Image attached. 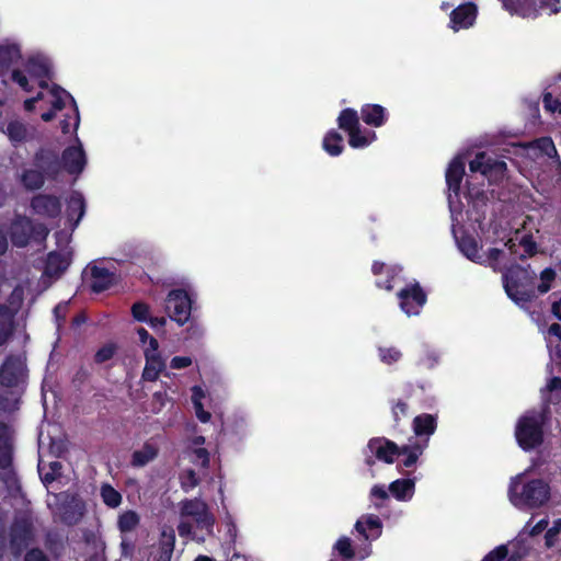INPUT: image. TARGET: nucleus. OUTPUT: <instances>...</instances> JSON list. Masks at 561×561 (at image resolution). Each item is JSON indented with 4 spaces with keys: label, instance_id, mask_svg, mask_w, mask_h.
Returning <instances> with one entry per match:
<instances>
[{
    "label": "nucleus",
    "instance_id": "obj_32",
    "mask_svg": "<svg viewBox=\"0 0 561 561\" xmlns=\"http://www.w3.org/2000/svg\"><path fill=\"white\" fill-rule=\"evenodd\" d=\"M28 75L36 79H49L50 68L48 64L39 58L31 57L26 64Z\"/></svg>",
    "mask_w": 561,
    "mask_h": 561
},
{
    "label": "nucleus",
    "instance_id": "obj_42",
    "mask_svg": "<svg viewBox=\"0 0 561 561\" xmlns=\"http://www.w3.org/2000/svg\"><path fill=\"white\" fill-rule=\"evenodd\" d=\"M486 264L490 266L494 272H502V268L500 266V260L503 256L504 252L496 248L489 249L485 253Z\"/></svg>",
    "mask_w": 561,
    "mask_h": 561
},
{
    "label": "nucleus",
    "instance_id": "obj_58",
    "mask_svg": "<svg viewBox=\"0 0 561 561\" xmlns=\"http://www.w3.org/2000/svg\"><path fill=\"white\" fill-rule=\"evenodd\" d=\"M192 365V358L190 356H174L170 362L172 369H183Z\"/></svg>",
    "mask_w": 561,
    "mask_h": 561
},
{
    "label": "nucleus",
    "instance_id": "obj_3",
    "mask_svg": "<svg viewBox=\"0 0 561 561\" xmlns=\"http://www.w3.org/2000/svg\"><path fill=\"white\" fill-rule=\"evenodd\" d=\"M545 410H531L524 413L515 426V437L524 450H530L543 442Z\"/></svg>",
    "mask_w": 561,
    "mask_h": 561
},
{
    "label": "nucleus",
    "instance_id": "obj_64",
    "mask_svg": "<svg viewBox=\"0 0 561 561\" xmlns=\"http://www.w3.org/2000/svg\"><path fill=\"white\" fill-rule=\"evenodd\" d=\"M146 323H148L152 329H162L165 323H167V320L164 317H151L149 316L148 320L146 321Z\"/></svg>",
    "mask_w": 561,
    "mask_h": 561
},
{
    "label": "nucleus",
    "instance_id": "obj_54",
    "mask_svg": "<svg viewBox=\"0 0 561 561\" xmlns=\"http://www.w3.org/2000/svg\"><path fill=\"white\" fill-rule=\"evenodd\" d=\"M543 106L549 112H558L561 114V94L560 98L553 99L551 93L543 95Z\"/></svg>",
    "mask_w": 561,
    "mask_h": 561
},
{
    "label": "nucleus",
    "instance_id": "obj_36",
    "mask_svg": "<svg viewBox=\"0 0 561 561\" xmlns=\"http://www.w3.org/2000/svg\"><path fill=\"white\" fill-rule=\"evenodd\" d=\"M339 127L350 133L359 127L357 112L352 108L343 110L339 116Z\"/></svg>",
    "mask_w": 561,
    "mask_h": 561
},
{
    "label": "nucleus",
    "instance_id": "obj_25",
    "mask_svg": "<svg viewBox=\"0 0 561 561\" xmlns=\"http://www.w3.org/2000/svg\"><path fill=\"white\" fill-rule=\"evenodd\" d=\"M461 253L477 264H486L485 255L480 252L477 241L470 237H463L458 241Z\"/></svg>",
    "mask_w": 561,
    "mask_h": 561
},
{
    "label": "nucleus",
    "instance_id": "obj_18",
    "mask_svg": "<svg viewBox=\"0 0 561 561\" xmlns=\"http://www.w3.org/2000/svg\"><path fill=\"white\" fill-rule=\"evenodd\" d=\"M18 310L19 307L13 308L7 304H0V346L5 345L16 331Z\"/></svg>",
    "mask_w": 561,
    "mask_h": 561
},
{
    "label": "nucleus",
    "instance_id": "obj_10",
    "mask_svg": "<svg viewBox=\"0 0 561 561\" xmlns=\"http://www.w3.org/2000/svg\"><path fill=\"white\" fill-rule=\"evenodd\" d=\"M10 547L14 554H21L33 541L34 526L27 516L16 517L10 526Z\"/></svg>",
    "mask_w": 561,
    "mask_h": 561
},
{
    "label": "nucleus",
    "instance_id": "obj_53",
    "mask_svg": "<svg viewBox=\"0 0 561 561\" xmlns=\"http://www.w3.org/2000/svg\"><path fill=\"white\" fill-rule=\"evenodd\" d=\"M561 533V519H557L553 523V526L549 528L546 533L545 540L546 546L551 548L554 545L557 536Z\"/></svg>",
    "mask_w": 561,
    "mask_h": 561
},
{
    "label": "nucleus",
    "instance_id": "obj_43",
    "mask_svg": "<svg viewBox=\"0 0 561 561\" xmlns=\"http://www.w3.org/2000/svg\"><path fill=\"white\" fill-rule=\"evenodd\" d=\"M548 527V520L541 519L535 526L530 527L529 523L525 525L522 531L518 534L517 539L523 540L525 536H537L541 534Z\"/></svg>",
    "mask_w": 561,
    "mask_h": 561
},
{
    "label": "nucleus",
    "instance_id": "obj_39",
    "mask_svg": "<svg viewBox=\"0 0 561 561\" xmlns=\"http://www.w3.org/2000/svg\"><path fill=\"white\" fill-rule=\"evenodd\" d=\"M118 350V346L114 342H108L100 347L94 354V363L103 364L114 357Z\"/></svg>",
    "mask_w": 561,
    "mask_h": 561
},
{
    "label": "nucleus",
    "instance_id": "obj_11",
    "mask_svg": "<svg viewBox=\"0 0 561 561\" xmlns=\"http://www.w3.org/2000/svg\"><path fill=\"white\" fill-rule=\"evenodd\" d=\"M31 213L43 219H57L61 215L62 203L60 197L48 194L37 193L30 201Z\"/></svg>",
    "mask_w": 561,
    "mask_h": 561
},
{
    "label": "nucleus",
    "instance_id": "obj_35",
    "mask_svg": "<svg viewBox=\"0 0 561 561\" xmlns=\"http://www.w3.org/2000/svg\"><path fill=\"white\" fill-rule=\"evenodd\" d=\"M343 138L336 131H330L323 139V149L331 156H339L343 151Z\"/></svg>",
    "mask_w": 561,
    "mask_h": 561
},
{
    "label": "nucleus",
    "instance_id": "obj_51",
    "mask_svg": "<svg viewBox=\"0 0 561 561\" xmlns=\"http://www.w3.org/2000/svg\"><path fill=\"white\" fill-rule=\"evenodd\" d=\"M198 485V478L194 470L190 469L186 471V476L181 481V488L184 492H188Z\"/></svg>",
    "mask_w": 561,
    "mask_h": 561
},
{
    "label": "nucleus",
    "instance_id": "obj_5",
    "mask_svg": "<svg viewBox=\"0 0 561 561\" xmlns=\"http://www.w3.org/2000/svg\"><path fill=\"white\" fill-rule=\"evenodd\" d=\"M49 230L44 224H34L25 215H15L9 227V236L12 244L16 248H25L32 241L42 243L46 240Z\"/></svg>",
    "mask_w": 561,
    "mask_h": 561
},
{
    "label": "nucleus",
    "instance_id": "obj_17",
    "mask_svg": "<svg viewBox=\"0 0 561 561\" xmlns=\"http://www.w3.org/2000/svg\"><path fill=\"white\" fill-rule=\"evenodd\" d=\"M72 251H51L47 254L44 274L50 278L60 277L71 264Z\"/></svg>",
    "mask_w": 561,
    "mask_h": 561
},
{
    "label": "nucleus",
    "instance_id": "obj_61",
    "mask_svg": "<svg viewBox=\"0 0 561 561\" xmlns=\"http://www.w3.org/2000/svg\"><path fill=\"white\" fill-rule=\"evenodd\" d=\"M192 403L193 405H197L202 403V400L205 398V392L199 386L192 387Z\"/></svg>",
    "mask_w": 561,
    "mask_h": 561
},
{
    "label": "nucleus",
    "instance_id": "obj_13",
    "mask_svg": "<svg viewBox=\"0 0 561 561\" xmlns=\"http://www.w3.org/2000/svg\"><path fill=\"white\" fill-rule=\"evenodd\" d=\"M76 146H68L62 151L60 163L61 169L64 168L69 174L78 175L83 171L87 164V158L78 136H76Z\"/></svg>",
    "mask_w": 561,
    "mask_h": 561
},
{
    "label": "nucleus",
    "instance_id": "obj_22",
    "mask_svg": "<svg viewBox=\"0 0 561 561\" xmlns=\"http://www.w3.org/2000/svg\"><path fill=\"white\" fill-rule=\"evenodd\" d=\"M477 8L473 3L459 5L451 12V27L455 31L471 26L476 20Z\"/></svg>",
    "mask_w": 561,
    "mask_h": 561
},
{
    "label": "nucleus",
    "instance_id": "obj_23",
    "mask_svg": "<svg viewBox=\"0 0 561 561\" xmlns=\"http://www.w3.org/2000/svg\"><path fill=\"white\" fill-rule=\"evenodd\" d=\"M159 455L157 445L146 442L141 449L131 454L130 465L134 468H141L154 460Z\"/></svg>",
    "mask_w": 561,
    "mask_h": 561
},
{
    "label": "nucleus",
    "instance_id": "obj_41",
    "mask_svg": "<svg viewBox=\"0 0 561 561\" xmlns=\"http://www.w3.org/2000/svg\"><path fill=\"white\" fill-rule=\"evenodd\" d=\"M131 316L138 322H146L150 316V307L144 301H136L131 306Z\"/></svg>",
    "mask_w": 561,
    "mask_h": 561
},
{
    "label": "nucleus",
    "instance_id": "obj_1",
    "mask_svg": "<svg viewBox=\"0 0 561 561\" xmlns=\"http://www.w3.org/2000/svg\"><path fill=\"white\" fill-rule=\"evenodd\" d=\"M180 523L178 534L181 538L204 542L214 535L215 516L208 504L199 499H184L179 503Z\"/></svg>",
    "mask_w": 561,
    "mask_h": 561
},
{
    "label": "nucleus",
    "instance_id": "obj_15",
    "mask_svg": "<svg viewBox=\"0 0 561 561\" xmlns=\"http://www.w3.org/2000/svg\"><path fill=\"white\" fill-rule=\"evenodd\" d=\"M367 448L377 459L387 463H392L396 456L408 451V446L398 447L393 442L382 437L371 438L368 442Z\"/></svg>",
    "mask_w": 561,
    "mask_h": 561
},
{
    "label": "nucleus",
    "instance_id": "obj_14",
    "mask_svg": "<svg viewBox=\"0 0 561 561\" xmlns=\"http://www.w3.org/2000/svg\"><path fill=\"white\" fill-rule=\"evenodd\" d=\"M401 309L408 314H417L420 308L425 304L426 296L419 284L401 289L398 293Z\"/></svg>",
    "mask_w": 561,
    "mask_h": 561
},
{
    "label": "nucleus",
    "instance_id": "obj_34",
    "mask_svg": "<svg viewBox=\"0 0 561 561\" xmlns=\"http://www.w3.org/2000/svg\"><path fill=\"white\" fill-rule=\"evenodd\" d=\"M413 426L416 435H431L435 431L436 423L431 414H423L414 419Z\"/></svg>",
    "mask_w": 561,
    "mask_h": 561
},
{
    "label": "nucleus",
    "instance_id": "obj_50",
    "mask_svg": "<svg viewBox=\"0 0 561 561\" xmlns=\"http://www.w3.org/2000/svg\"><path fill=\"white\" fill-rule=\"evenodd\" d=\"M348 135V142L353 148H363L369 145L368 138L360 134L359 127L354 130H351Z\"/></svg>",
    "mask_w": 561,
    "mask_h": 561
},
{
    "label": "nucleus",
    "instance_id": "obj_33",
    "mask_svg": "<svg viewBox=\"0 0 561 561\" xmlns=\"http://www.w3.org/2000/svg\"><path fill=\"white\" fill-rule=\"evenodd\" d=\"M140 523V517L137 512L133 510L125 511L118 516L117 528L122 534L130 533Z\"/></svg>",
    "mask_w": 561,
    "mask_h": 561
},
{
    "label": "nucleus",
    "instance_id": "obj_63",
    "mask_svg": "<svg viewBox=\"0 0 561 561\" xmlns=\"http://www.w3.org/2000/svg\"><path fill=\"white\" fill-rule=\"evenodd\" d=\"M194 409H195L196 416L201 422L206 423L210 420L211 415L209 412L204 410L203 403L194 405Z\"/></svg>",
    "mask_w": 561,
    "mask_h": 561
},
{
    "label": "nucleus",
    "instance_id": "obj_30",
    "mask_svg": "<svg viewBox=\"0 0 561 561\" xmlns=\"http://www.w3.org/2000/svg\"><path fill=\"white\" fill-rule=\"evenodd\" d=\"M363 121L376 127H379L385 122V108L380 105H365L362 111Z\"/></svg>",
    "mask_w": 561,
    "mask_h": 561
},
{
    "label": "nucleus",
    "instance_id": "obj_48",
    "mask_svg": "<svg viewBox=\"0 0 561 561\" xmlns=\"http://www.w3.org/2000/svg\"><path fill=\"white\" fill-rule=\"evenodd\" d=\"M518 244L520 247H523L524 249V254L520 255V257H525V256H531L536 253L537 251V244L536 242L533 240V237L529 236V234H525L519 240H518Z\"/></svg>",
    "mask_w": 561,
    "mask_h": 561
},
{
    "label": "nucleus",
    "instance_id": "obj_4",
    "mask_svg": "<svg viewBox=\"0 0 561 561\" xmlns=\"http://www.w3.org/2000/svg\"><path fill=\"white\" fill-rule=\"evenodd\" d=\"M13 462V433L9 424L0 421V481L9 490H20L21 483Z\"/></svg>",
    "mask_w": 561,
    "mask_h": 561
},
{
    "label": "nucleus",
    "instance_id": "obj_9",
    "mask_svg": "<svg viewBox=\"0 0 561 561\" xmlns=\"http://www.w3.org/2000/svg\"><path fill=\"white\" fill-rule=\"evenodd\" d=\"M27 375L26 358L22 355H8L0 367V385L5 388L18 387Z\"/></svg>",
    "mask_w": 561,
    "mask_h": 561
},
{
    "label": "nucleus",
    "instance_id": "obj_21",
    "mask_svg": "<svg viewBox=\"0 0 561 561\" xmlns=\"http://www.w3.org/2000/svg\"><path fill=\"white\" fill-rule=\"evenodd\" d=\"M85 213V201L81 193L75 191L67 201V220L73 230L80 222Z\"/></svg>",
    "mask_w": 561,
    "mask_h": 561
},
{
    "label": "nucleus",
    "instance_id": "obj_56",
    "mask_svg": "<svg viewBox=\"0 0 561 561\" xmlns=\"http://www.w3.org/2000/svg\"><path fill=\"white\" fill-rule=\"evenodd\" d=\"M145 358H146V365L145 366H149V367H152V368H159L161 370H164L165 363H164L162 356L160 355V353L149 354V355L146 354Z\"/></svg>",
    "mask_w": 561,
    "mask_h": 561
},
{
    "label": "nucleus",
    "instance_id": "obj_38",
    "mask_svg": "<svg viewBox=\"0 0 561 561\" xmlns=\"http://www.w3.org/2000/svg\"><path fill=\"white\" fill-rule=\"evenodd\" d=\"M381 527V522L377 516L368 515L364 516L362 519L357 520L355 528L356 530L362 534L365 538H368V535L366 534L367 529H376L379 530Z\"/></svg>",
    "mask_w": 561,
    "mask_h": 561
},
{
    "label": "nucleus",
    "instance_id": "obj_16",
    "mask_svg": "<svg viewBox=\"0 0 561 561\" xmlns=\"http://www.w3.org/2000/svg\"><path fill=\"white\" fill-rule=\"evenodd\" d=\"M35 165L48 178L55 180L60 171V158L56 151L47 148H39L34 154Z\"/></svg>",
    "mask_w": 561,
    "mask_h": 561
},
{
    "label": "nucleus",
    "instance_id": "obj_37",
    "mask_svg": "<svg viewBox=\"0 0 561 561\" xmlns=\"http://www.w3.org/2000/svg\"><path fill=\"white\" fill-rule=\"evenodd\" d=\"M101 497L104 504L111 508H115L122 503V494L107 483L101 486Z\"/></svg>",
    "mask_w": 561,
    "mask_h": 561
},
{
    "label": "nucleus",
    "instance_id": "obj_29",
    "mask_svg": "<svg viewBox=\"0 0 561 561\" xmlns=\"http://www.w3.org/2000/svg\"><path fill=\"white\" fill-rule=\"evenodd\" d=\"M389 491L399 501H408L414 493V481L411 479H399L389 485Z\"/></svg>",
    "mask_w": 561,
    "mask_h": 561
},
{
    "label": "nucleus",
    "instance_id": "obj_20",
    "mask_svg": "<svg viewBox=\"0 0 561 561\" xmlns=\"http://www.w3.org/2000/svg\"><path fill=\"white\" fill-rule=\"evenodd\" d=\"M50 94L53 96L51 107L55 111H61L66 106V99H69L71 101L73 119H75L73 130L76 133L79 127V124H80V115H79V110H78V106H77V103H76L73 96L69 92H67L65 89H62L61 87H59L57 84H54L51 87Z\"/></svg>",
    "mask_w": 561,
    "mask_h": 561
},
{
    "label": "nucleus",
    "instance_id": "obj_46",
    "mask_svg": "<svg viewBox=\"0 0 561 561\" xmlns=\"http://www.w3.org/2000/svg\"><path fill=\"white\" fill-rule=\"evenodd\" d=\"M536 148L548 157L557 156V149L551 138L543 137L535 141Z\"/></svg>",
    "mask_w": 561,
    "mask_h": 561
},
{
    "label": "nucleus",
    "instance_id": "obj_27",
    "mask_svg": "<svg viewBox=\"0 0 561 561\" xmlns=\"http://www.w3.org/2000/svg\"><path fill=\"white\" fill-rule=\"evenodd\" d=\"M503 7L512 13L519 14L524 18L537 16L538 10L531 0H502Z\"/></svg>",
    "mask_w": 561,
    "mask_h": 561
},
{
    "label": "nucleus",
    "instance_id": "obj_45",
    "mask_svg": "<svg viewBox=\"0 0 561 561\" xmlns=\"http://www.w3.org/2000/svg\"><path fill=\"white\" fill-rule=\"evenodd\" d=\"M174 543H175V537H174L173 534L170 535L168 538H164L163 540H161V542H160V550H161L160 558L163 561H170V559L172 557V553H173V550H174Z\"/></svg>",
    "mask_w": 561,
    "mask_h": 561
},
{
    "label": "nucleus",
    "instance_id": "obj_24",
    "mask_svg": "<svg viewBox=\"0 0 561 561\" xmlns=\"http://www.w3.org/2000/svg\"><path fill=\"white\" fill-rule=\"evenodd\" d=\"M465 174V162L460 158H455L447 171H446V182L448 184V187L450 191H453L455 194H458L460 188V183L462 180V176Z\"/></svg>",
    "mask_w": 561,
    "mask_h": 561
},
{
    "label": "nucleus",
    "instance_id": "obj_12",
    "mask_svg": "<svg viewBox=\"0 0 561 561\" xmlns=\"http://www.w3.org/2000/svg\"><path fill=\"white\" fill-rule=\"evenodd\" d=\"M469 169L471 172H480L490 182H497L505 176L506 163L481 152L470 161Z\"/></svg>",
    "mask_w": 561,
    "mask_h": 561
},
{
    "label": "nucleus",
    "instance_id": "obj_52",
    "mask_svg": "<svg viewBox=\"0 0 561 561\" xmlns=\"http://www.w3.org/2000/svg\"><path fill=\"white\" fill-rule=\"evenodd\" d=\"M379 352L381 360L386 364L396 363L401 358V352L393 347L380 348Z\"/></svg>",
    "mask_w": 561,
    "mask_h": 561
},
{
    "label": "nucleus",
    "instance_id": "obj_31",
    "mask_svg": "<svg viewBox=\"0 0 561 561\" xmlns=\"http://www.w3.org/2000/svg\"><path fill=\"white\" fill-rule=\"evenodd\" d=\"M27 127L20 121H11L7 125V135L10 141L18 146L27 139Z\"/></svg>",
    "mask_w": 561,
    "mask_h": 561
},
{
    "label": "nucleus",
    "instance_id": "obj_2",
    "mask_svg": "<svg viewBox=\"0 0 561 561\" xmlns=\"http://www.w3.org/2000/svg\"><path fill=\"white\" fill-rule=\"evenodd\" d=\"M508 496L518 508H538L549 501L550 488L542 479L526 481L523 476H517L510 484Z\"/></svg>",
    "mask_w": 561,
    "mask_h": 561
},
{
    "label": "nucleus",
    "instance_id": "obj_49",
    "mask_svg": "<svg viewBox=\"0 0 561 561\" xmlns=\"http://www.w3.org/2000/svg\"><path fill=\"white\" fill-rule=\"evenodd\" d=\"M11 79L13 82L20 85V88L25 92L33 91L34 87L30 83L26 76L23 73V71L19 69H14L11 73Z\"/></svg>",
    "mask_w": 561,
    "mask_h": 561
},
{
    "label": "nucleus",
    "instance_id": "obj_60",
    "mask_svg": "<svg viewBox=\"0 0 561 561\" xmlns=\"http://www.w3.org/2000/svg\"><path fill=\"white\" fill-rule=\"evenodd\" d=\"M370 496L380 501H386L389 497L388 491L383 485H374L370 490Z\"/></svg>",
    "mask_w": 561,
    "mask_h": 561
},
{
    "label": "nucleus",
    "instance_id": "obj_40",
    "mask_svg": "<svg viewBox=\"0 0 561 561\" xmlns=\"http://www.w3.org/2000/svg\"><path fill=\"white\" fill-rule=\"evenodd\" d=\"M62 476V465L59 461H51L48 465V471L41 479L44 485L51 484Z\"/></svg>",
    "mask_w": 561,
    "mask_h": 561
},
{
    "label": "nucleus",
    "instance_id": "obj_8",
    "mask_svg": "<svg viewBox=\"0 0 561 561\" xmlns=\"http://www.w3.org/2000/svg\"><path fill=\"white\" fill-rule=\"evenodd\" d=\"M165 310L172 321L180 325L185 324L191 318V296L182 288L170 290L165 298Z\"/></svg>",
    "mask_w": 561,
    "mask_h": 561
},
{
    "label": "nucleus",
    "instance_id": "obj_6",
    "mask_svg": "<svg viewBox=\"0 0 561 561\" xmlns=\"http://www.w3.org/2000/svg\"><path fill=\"white\" fill-rule=\"evenodd\" d=\"M536 278V273L529 268L514 265L503 273V286L507 296L516 304L522 305L530 300L531 294L528 290Z\"/></svg>",
    "mask_w": 561,
    "mask_h": 561
},
{
    "label": "nucleus",
    "instance_id": "obj_28",
    "mask_svg": "<svg viewBox=\"0 0 561 561\" xmlns=\"http://www.w3.org/2000/svg\"><path fill=\"white\" fill-rule=\"evenodd\" d=\"M20 181L26 191H38L45 184V174L41 170L26 169L22 172Z\"/></svg>",
    "mask_w": 561,
    "mask_h": 561
},
{
    "label": "nucleus",
    "instance_id": "obj_55",
    "mask_svg": "<svg viewBox=\"0 0 561 561\" xmlns=\"http://www.w3.org/2000/svg\"><path fill=\"white\" fill-rule=\"evenodd\" d=\"M507 556V548L505 546H499L491 552H489L482 561H502Z\"/></svg>",
    "mask_w": 561,
    "mask_h": 561
},
{
    "label": "nucleus",
    "instance_id": "obj_26",
    "mask_svg": "<svg viewBox=\"0 0 561 561\" xmlns=\"http://www.w3.org/2000/svg\"><path fill=\"white\" fill-rule=\"evenodd\" d=\"M21 49L16 44L0 45V75L21 59Z\"/></svg>",
    "mask_w": 561,
    "mask_h": 561
},
{
    "label": "nucleus",
    "instance_id": "obj_19",
    "mask_svg": "<svg viewBox=\"0 0 561 561\" xmlns=\"http://www.w3.org/2000/svg\"><path fill=\"white\" fill-rule=\"evenodd\" d=\"M91 274V284L90 288L92 293L101 294L107 289H110L114 284L115 274L112 273L106 267H100L98 265H93L90 268Z\"/></svg>",
    "mask_w": 561,
    "mask_h": 561
},
{
    "label": "nucleus",
    "instance_id": "obj_59",
    "mask_svg": "<svg viewBox=\"0 0 561 561\" xmlns=\"http://www.w3.org/2000/svg\"><path fill=\"white\" fill-rule=\"evenodd\" d=\"M162 371L163 370H161L159 368H152V367H149V366H145V368L142 370V376L141 377L146 381H156L159 378V375Z\"/></svg>",
    "mask_w": 561,
    "mask_h": 561
},
{
    "label": "nucleus",
    "instance_id": "obj_44",
    "mask_svg": "<svg viewBox=\"0 0 561 561\" xmlns=\"http://www.w3.org/2000/svg\"><path fill=\"white\" fill-rule=\"evenodd\" d=\"M335 550L339 552L341 557H343L345 560H350L354 558V550L352 547V542L347 537L340 538L335 546Z\"/></svg>",
    "mask_w": 561,
    "mask_h": 561
},
{
    "label": "nucleus",
    "instance_id": "obj_57",
    "mask_svg": "<svg viewBox=\"0 0 561 561\" xmlns=\"http://www.w3.org/2000/svg\"><path fill=\"white\" fill-rule=\"evenodd\" d=\"M24 561H50L49 558L39 548L30 549L25 556Z\"/></svg>",
    "mask_w": 561,
    "mask_h": 561
},
{
    "label": "nucleus",
    "instance_id": "obj_7",
    "mask_svg": "<svg viewBox=\"0 0 561 561\" xmlns=\"http://www.w3.org/2000/svg\"><path fill=\"white\" fill-rule=\"evenodd\" d=\"M56 499V508L54 514L58 516L59 522L67 526L77 525L85 513V504L76 493L68 491L54 495Z\"/></svg>",
    "mask_w": 561,
    "mask_h": 561
},
{
    "label": "nucleus",
    "instance_id": "obj_62",
    "mask_svg": "<svg viewBox=\"0 0 561 561\" xmlns=\"http://www.w3.org/2000/svg\"><path fill=\"white\" fill-rule=\"evenodd\" d=\"M419 454V451L411 450L410 447L408 446V451L401 453V455H407V459L403 461L404 467L413 466L417 460Z\"/></svg>",
    "mask_w": 561,
    "mask_h": 561
},
{
    "label": "nucleus",
    "instance_id": "obj_47",
    "mask_svg": "<svg viewBox=\"0 0 561 561\" xmlns=\"http://www.w3.org/2000/svg\"><path fill=\"white\" fill-rule=\"evenodd\" d=\"M556 277V272L552 268H546L540 274V280L541 283L538 285V290L541 294L547 293L550 287L551 283Z\"/></svg>",
    "mask_w": 561,
    "mask_h": 561
}]
</instances>
